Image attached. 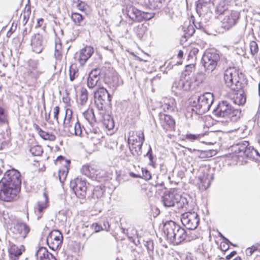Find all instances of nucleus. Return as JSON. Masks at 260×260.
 <instances>
[{
  "label": "nucleus",
  "mask_w": 260,
  "mask_h": 260,
  "mask_svg": "<svg viewBox=\"0 0 260 260\" xmlns=\"http://www.w3.org/2000/svg\"><path fill=\"white\" fill-rule=\"evenodd\" d=\"M21 182L19 172L15 169L7 171L0 181V200L12 201L18 193Z\"/></svg>",
  "instance_id": "1"
},
{
  "label": "nucleus",
  "mask_w": 260,
  "mask_h": 260,
  "mask_svg": "<svg viewBox=\"0 0 260 260\" xmlns=\"http://www.w3.org/2000/svg\"><path fill=\"white\" fill-rule=\"evenodd\" d=\"M164 233L167 239L174 245L179 244L186 237L185 230L173 221H170L164 224Z\"/></svg>",
  "instance_id": "2"
},
{
  "label": "nucleus",
  "mask_w": 260,
  "mask_h": 260,
  "mask_svg": "<svg viewBox=\"0 0 260 260\" xmlns=\"http://www.w3.org/2000/svg\"><path fill=\"white\" fill-rule=\"evenodd\" d=\"M213 113L218 118L226 119L225 121H236L239 118V112L235 109L227 101L219 102Z\"/></svg>",
  "instance_id": "3"
},
{
  "label": "nucleus",
  "mask_w": 260,
  "mask_h": 260,
  "mask_svg": "<svg viewBox=\"0 0 260 260\" xmlns=\"http://www.w3.org/2000/svg\"><path fill=\"white\" fill-rule=\"evenodd\" d=\"M191 101L192 111L202 115L208 111L214 101V96L210 92H206L199 96H193Z\"/></svg>",
  "instance_id": "4"
},
{
  "label": "nucleus",
  "mask_w": 260,
  "mask_h": 260,
  "mask_svg": "<svg viewBox=\"0 0 260 260\" xmlns=\"http://www.w3.org/2000/svg\"><path fill=\"white\" fill-rule=\"evenodd\" d=\"M223 78L225 86L231 89L242 88L243 75L235 68L227 69L224 73Z\"/></svg>",
  "instance_id": "5"
},
{
  "label": "nucleus",
  "mask_w": 260,
  "mask_h": 260,
  "mask_svg": "<svg viewBox=\"0 0 260 260\" xmlns=\"http://www.w3.org/2000/svg\"><path fill=\"white\" fill-rule=\"evenodd\" d=\"M232 149L234 151V157L241 162L245 161V158L253 156L254 154L259 156L256 150L249 147V142L246 141H243L233 145Z\"/></svg>",
  "instance_id": "6"
},
{
  "label": "nucleus",
  "mask_w": 260,
  "mask_h": 260,
  "mask_svg": "<svg viewBox=\"0 0 260 260\" xmlns=\"http://www.w3.org/2000/svg\"><path fill=\"white\" fill-rule=\"evenodd\" d=\"M144 141V135L141 131H131L129 133L128 142L129 150L134 156L142 154V146Z\"/></svg>",
  "instance_id": "7"
},
{
  "label": "nucleus",
  "mask_w": 260,
  "mask_h": 260,
  "mask_svg": "<svg viewBox=\"0 0 260 260\" xmlns=\"http://www.w3.org/2000/svg\"><path fill=\"white\" fill-rule=\"evenodd\" d=\"M202 81V78L181 76L178 81L174 82L172 88L178 90L190 91L196 88Z\"/></svg>",
  "instance_id": "8"
},
{
  "label": "nucleus",
  "mask_w": 260,
  "mask_h": 260,
  "mask_svg": "<svg viewBox=\"0 0 260 260\" xmlns=\"http://www.w3.org/2000/svg\"><path fill=\"white\" fill-rule=\"evenodd\" d=\"M63 127L72 135L76 136H83V129L78 120L75 122L72 117V111L67 109L63 121Z\"/></svg>",
  "instance_id": "9"
},
{
  "label": "nucleus",
  "mask_w": 260,
  "mask_h": 260,
  "mask_svg": "<svg viewBox=\"0 0 260 260\" xmlns=\"http://www.w3.org/2000/svg\"><path fill=\"white\" fill-rule=\"evenodd\" d=\"M220 59L216 51L212 49L207 50L202 56V62L205 70L211 72L216 67Z\"/></svg>",
  "instance_id": "10"
},
{
  "label": "nucleus",
  "mask_w": 260,
  "mask_h": 260,
  "mask_svg": "<svg viewBox=\"0 0 260 260\" xmlns=\"http://www.w3.org/2000/svg\"><path fill=\"white\" fill-rule=\"evenodd\" d=\"M95 104L100 110H103L104 106L108 104L111 101L109 93L106 89L100 87L94 92Z\"/></svg>",
  "instance_id": "11"
},
{
  "label": "nucleus",
  "mask_w": 260,
  "mask_h": 260,
  "mask_svg": "<svg viewBox=\"0 0 260 260\" xmlns=\"http://www.w3.org/2000/svg\"><path fill=\"white\" fill-rule=\"evenodd\" d=\"M181 220L187 229L194 230L199 225L200 218L196 212H187L182 214Z\"/></svg>",
  "instance_id": "12"
},
{
  "label": "nucleus",
  "mask_w": 260,
  "mask_h": 260,
  "mask_svg": "<svg viewBox=\"0 0 260 260\" xmlns=\"http://www.w3.org/2000/svg\"><path fill=\"white\" fill-rule=\"evenodd\" d=\"M70 187L73 189L78 198L84 199L86 197L88 187L85 180L77 178L71 181Z\"/></svg>",
  "instance_id": "13"
},
{
  "label": "nucleus",
  "mask_w": 260,
  "mask_h": 260,
  "mask_svg": "<svg viewBox=\"0 0 260 260\" xmlns=\"http://www.w3.org/2000/svg\"><path fill=\"white\" fill-rule=\"evenodd\" d=\"M11 231L14 236L21 241L26 237L30 231V228L25 223L17 222L11 228Z\"/></svg>",
  "instance_id": "14"
},
{
  "label": "nucleus",
  "mask_w": 260,
  "mask_h": 260,
  "mask_svg": "<svg viewBox=\"0 0 260 260\" xmlns=\"http://www.w3.org/2000/svg\"><path fill=\"white\" fill-rule=\"evenodd\" d=\"M62 235L58 230H53L47 237V243L49 248L56 250L62 242Z\"/></svg>",
  "instance_id": "15"
},
{
  "label": "nucleus",
  "mask_w": 260,
  "mask_h": 260,
  "mask_svg": "<svg viewBox=\"0 0 260 260\" xmlns=\"http://www.w3.org/2000/svg\"><path fill=\"white\" fill-rule=\"evenodd\" d=\"M240 18V13L237 11H232L226 12L225 15L222 20L223 27L229 29L238 22Z\"/></svg>",
  "instance_id": "16"
},
{
  "label": "nucleus",
  "mask_w": 260,
  "mask_h": 260,
  "mask_svg": "<svg viewBox=\"0 0 260 260\" xmlns=\"http://www.w3.org/2000/svg\"><path fill=\"white\" fill-rule=\"evenodd\" d=\"M127 15L131 19L137 22H141L144 20H149L152 18V16L150 17L145 16L144 12H142L133 6H131L127 9Z\"/></svg>",
  "instance_id": "17"
},
{
  "label": "nucleus",
  "mask_w": 260,
  "mask_h": 260,
  "mask_svg": "<svg viewBox=\"0 0 260 260\" xmlns=\"http://www.w3.org/2000/svg\"><path fill=\"white\" fill-rule=\"evenodd\" d=\"M229 96L233 102L237 105H243L246 101V96L244 91L242 89H231Z\"/></svg>",
  "instance_id": "18"
},
{
  "label": "nucleus",
  "mask_w": 260,
  "mask_h": 260,
  "mask_svg": "<svg viewBox=\"0 0 260 260\" xmlns=\"http://www.w3.org/2000/svg\"><path fill=\"white\" fill-rule=\"evenodd\" d=\"M178 195V190L173 189L169 192H166L162 196V201L164 205L167 207H171L175 206L176 204Z\"/></svg>",
  "instance_id": "19"
},
{
  "label": "nucleus",
  "mask_w": 260,
  "mask_h": 260,
  "mask_svg": "<svg viewBox=\"0 0 260 260\" xmlns=\"http://www.w3.org/2000/svg\"><path fill=\"white\" fill-rule=\"evenodd\" d=\"M101 73L99 68L94 69L90 72L87 80V85L89 88L93 89L97 85L100 80Z\"/></svg>",
  "instance_id": "20"
},
{
  "label": "nucleus",
  "mask_w": 260,
  "mask_h": 260,
  "mask_svg": "<svg viewBox=\"0 0 260 260\" xmlns=\"http://www.w3.org/2000/svg\"><path fill=\"white\" fill-rule=\"evenodd\" d=\"M159 119L161 125L166 130L169 131L174 129L175 126V122L171 116L160 113L159 114Z\"/></svg>",
  "instance_id": "21"
},
{
  "label": "nucleus",
  "mask_w": 260,
  "mask_h": 260,
  "mask_svg": "<svg viewBox=\"0 0 260 260\" xmlns=\"http://www.w3.org/2000/svg\"><path fill=\"white\" fill-rule=\"evenodd\" d=\"M44 40L42 35L40 34L34 35L31 39V46L32 51L37 53L42 52Z\"/></svg>",
  "instance_id": "22"
},
{
  "label": "nucleus",
  "mask_w": 260,
  "mask_h": 260,
  "mask_svg": "<svg viewBox=\"0 0 260 260\" xmlns=\"http://www.w3.org/2000/svg\"><path fill=\"white\" fill-rule=\"evenodd\" d=\"M94 52L93 48L91 46H86L80 51L79 62L81 64H84L86 61L92 56Z\"/></svg>",
  "instance_id": "23"
},
{
  "label": "nucleus",
  "mask_w": 260,
  "mask_h": 260,
  "mask_svg": "<svg viewBox=\"0 0 260 260\" xmlns=\"http://www.w3.org/2000/svg\"><path fill=\"white\" fill-rule=\"evenodd\" d=\"M36 255L37 260H57L55 257L44 247H41L37 250Z\"/></svg>",
  "instance_id": "24"
},
{
  "label": "nucleus",
  "mask_w": 260,
  "mask_h": 260,
  "mask_svg": "<svg viewBox=\"0 0 260 260\" xmlns=\"http://www.w3.org/2000/svg\"><path fill=\"white\" fill-rule=\"evenodd\" d=\"M8 250L12 260H17L18 257L22 254V252L24 251V247L23 245L18 247L15 244L10 243V247Z\"/></svg>",
  "instance_id": "25"
},
{
  "label": "nucleus",
  "mask_w": 260,
  "mask_h": 260,
  "mask_svg": "<svg viewBox=\"0 0 260 260\" xmlns=\"http://www.w3.org/2000/svg\"><path fill=\"white\" fill-rule=\"evenodd\" d=\"M82 174L88 176L89 178H93L97 175V169L96 166L93 165H83L81 169Z\"/></svg>",
  "instance_id": "26"
},
{
  "label": "nucleus",
  "mask_w": 260,
  "mask_h": 260,
  "mask_svg": "<svg viewBox=\"0 0 260 260\" xmlns=\"http://www.w3.org/2000/svg\"><path fill=\"white\" fill-rule=\"evenodd\" d=\"M161 107L165 112L172 111L175 107V100L173 98H164L160 101Z\"/></svg>",
  "instance_id": "27"
},
{
  "label": "nucleus",
  "mask_w": 260,
  "mask_h": 260,
  "mask_svg": "<svg viewBox=\"0 0 260 260\" xmlns=\"http://www.w3.org/2000/svg\"><path fill=\"white\" fill-rule=\"evenodd\" d=\"M195 71V65L194 64H190L187 65L185 67V70L184 72L182 73L181 76L186 77L187 76L191 77H198V78H202L203 75L201 73H198L194 74Z\"/></svg>",
  "instance_id": "28"
},
{
  "label": "nucleus",
  "mask_w": 260,
  "mask_h": 260,
  "mask_svg": "<svg viewBox=\"0 0 260 260\" xmlns=\"http://www.w3.org/2000/svg\"><path fill=\"white\" fill-rule=\"evenodd\" d=\"M35 127L39 136L43 139L51 141H54L55 140L56 137L54 135L43 131L38 125H36Z\"/></svg>",
  "instance_id": "29"
},
{
  "label": "nucleus",
  "mask_w": 260,
  "mask_h": 260,
  "mask_svg": "<svg viewBox=\"0 0 260 260\" xmlns=\"http://www.w3.org/2000/svg\"><path fill=\"white\" fill-rule=\"evenodd\" d=\"M44 200L43 201H39L37 203V207L35 209V212L36 213L41 214L43 210L47 208L48 205V196L46 192H44L43 193ZM42 216V215L40 214L38 215V219L40 218Z\"/></svg>",
  "instance_id": "30"
},
{
  "label": "nucleus",
  "mask_w": 260,
  "mask_h": 260,
  "mask_svg": "<svg viewBox=\"0 0 260 260\" xmlns=\"http://www.w3.org/2000/svg\"><path fill=\"white\" fill-rule=\"evenodd\" d=\"M102 122L103 126L108 131L112 130L114 127V122L110 115L105 114L103 115Z\"/></svg>",
  "instance_id": "31"
},
{
  "label": "nucleus",
  "mask_w": 260,
  "mask_h": 260,
  "mask_svg": "<svg viewBox=\"0 0 260 260\" xmlns=\"http://www.w3.org/2000/svg\"><path fill=\"white\" fill-rule=\"evenodd\" d=\"M179 198H177L176 205L178 208L187 209L188 207V201L185 196H182L180 192L178 191Z\"/></svg>",
  "instance_id": "32"
},
{
  "label": "nucleus",
  "mask_w": 260,
  "mask_h": 260,
  "mask_svg": "<svg viewBox=\"0 0 260 260\" xmlns=\"http://www.w3.org/2000/svg\"><path fill=\"white\" fill-rule=\"evenodd\" d=\"M72 20L75 25L77 26L82 25V22L85 19V17L77 12H72L71 16Z\"/></svg>",
  "instance_id": "33"
},
{
  "label": "nucleus",
  "mask_w": 260,
  "mask_h": 260,
  "mask_svg": "<svg viewBox=\"0 0 260 260\" xmlns=\"http://www.w3.org/2000/svg\"><path fill=\"white\" fill-rule=\"evenodd\" d=\"M68 171L69 168L66 166H63L58 170V177L61 183H63L66 180Z\"/></svg>",
  "instance_id": "34"
},
{
  "label": "nucleus",
  "mask_w": 260,
  "mask_h": 260,
  "mask_svg": "<svg viewBox=\"0 0 260 260\" xmlns=\"http://www.w3.org/2000/svg\"><path fill=\"white\" fill-rule=\"evenodd\" d=\"M9 117L8 112L2 107L0 106V125L4 124H8Z\"/></svg>",
  "instance_id": "35"
},
{
  "label": "nucleus",
  "mask_w": 260,
  "mask_h": 260,
  "mask_svg": "<svg viewBox=\"0 0 260 260\" xmlns=\"http://www.w3.org/2000/svg\"><path fill=\"white\" fill-rule=\"evenodd\" d=\"M83 115L84 118L91 124L93 122L95 121V116L93 109H88L85 112L83 113Z\"/></svg>",
  "instance_id": "36"
},
{
  "label": "nucleus",
  "mask_w": 260,
  "mask_h": 260,
  "mask_svg": "<svg viewBox=\"0 0 260 260\" xmlns=\"http://www.w3.org/2000/svg\"><path fill=\"white\" fill-rule=\"evenodd\" d=\"M80 101L81 105H83L86 104L88 98V92L87 90L84 88L82 87L80 90Z\"/></svg>",
  "instance_id": "37"
},
{
  "label": "nucleus",
  "mask_w": 260,
  "mask_h": 260,
  "mask_svg": "<svg viewBox=\"0 0 260 260\" xmlns=\"http://www.w3.org/2000/svg\"><path fill=\"white\" fill-rule=\"evenodd\" d=\"M147 5L150 9L155 10L159 9L162 6L164 0H148Z\"/></svg>",
  "instance_id": "38"
},
{
  "label": "nucleus",
  "mask_w": 260,
  "mask_h": 260,
  "mask_svg": "<svg viewBox=\"0 0 260 260\" xmlns=\"http://www.w3.org/2000/svg\"><path fill=\"white\" fill-rule=\"evenodd\" d=\"M44 72L40 68L32 70H27V74L31 78L37 79Z\"/></svg>",
  "instance_id": "39"
},
{
  "label": "nucleus",
  "mask_w": 260,
  "mask_h": 260,
  "mask_svg": "<svg viewBox=\"0 0 260 260\" xmlns=\"http://www.w3.org/2000/svg\"><path fill=\"white\" fill-rule=\"evenodd\" d=\"M195 153L199 158L206 159L212 156V151L209 150L206 151L195 150Z\"/></svg>",
  "instance_id": "40"
},
{
  "label": "nucleus",
  "mask_w": 260,
  "mask_h": 260,
  "mask_svg": "<svg viewBox=\"0 0 260 260\" xmlns=\"http://www.w3.org/2000/svg\"><path fill=\"white\" fill-rule=\"evenodd\" d=\"M82 129L85 131V133L83 132V136L82 137H86L88 139L92 140L94 144L99 143L101 137H96L93 133H89L87 130L84 128Z\"/></svg>",
  "instance_id": "41"
},
{
  "label": "nucleus",
  "mask_w": 260,
  "mask_h": 260,
  "mask_svg": "<svg viewBox=\"0 0 260 260\" xmlns=\"http://www.w3.org/2000/svg\"><path fill=\"white\" fill-rule=\"evenodd\" d=\"M76 4V7L81 12H85L87 10L88 5L85 2L81 0H76L74 2Z\"/></svg>",
  "instance_id": "42"
},
{
  "label": "nucleus",
  "mask_w": 260,
  "mask_h": 260,
  "mask_svg": "<svg viewBox=\"0 0 260 260\" xmlns=\"http://www.w3.org/2000/svg\"><path fill=\"white\" fill-rule=\"evenodd\" d=\"M29 150L30 153L34 156H40L43 153L42 147L39 145H36L31 147Z\"/></svg>",
  "instance_id": "43"
},
{
  "label": "nucleus",
  "mask_w": 260,
  "mask_h": 260,
  "mask_svg": "<svg viewBox=\"0 0 260 260\" xmlns=\"http://www.w3.org/2000/svg\"><path fill=\"white\" fill-rule=\"evenodd\" d=\"M227 6L225 5L224 2H220L216 7V11L219 14H226L227 10Z\"/></svg>",
  "instance_id": "44"
},
{
  "label": "nucleus",
  "mask_w": 260,
  "mask_h": 260,
  "mask_svg": "<svg viewBox=\"0 0 260 260\" xmlns=\"http://www.w3.org/2000/svg\"><path fill=\"white\" fill-rule=\"evenodd\" d=\"M203 136V134H187L185 136V139L190 141L200 140Z\"/></svg>",
  "instance_id": "45"
},
{
  "label": "nucleus",
  "mask_w": 260,
  "mask_h": 260,
  "mask_svg": "<svg viewBox=\"0 0 260 260\" xmlns=\"http://www.w3.org/2000/svg\"><path fill=\"white\" fill-rule=\"evenodd\" d=\"M146 27L143 24L139 25L136 28V32L139 37H142L145 34Z\"/></svg>",
  "instance_id": "46"
},
{
  "label": "nucleus",
  "mask_w": 260,
  "mask_h": 260,
  "mask_svg": "<svg viewBox=\"0 0 260 260\" xmlns=\"http://www.w3.org/2000/svg\"><path fill=\"white\" fill-rule=\"evenodd\" d=\"M256 250H260V245L252 246L251 247L247 248L245 251V253L247 256H250Z\"/></svg>",
  "instance_id": "47"
},
{
  "label": "nucleus",
  "mask_w": 260,
  "mask_h": 260,
  "mask_svg": "<svg viewBox=\"0 0 260 260\" xmlns=\"http://www.w3.org/2000/svg\"><path fill=\"white\" fill-rule=\"evenodd\" d=\"M70 79L71 81H73L78 77V71L76 69L71 67L69 71Z\"/></svg>",
  "instance_id": "48"
},
{
  "label": "nucleus",
  "mask_w": 260,
  "mask_h": 260,
  "mask_svg": "<svg viewBox=\"0 0 260 260\" xmlns=\"http://www.w3.org/2000/svg\"><path fill=\"white\" fill-rule=\"evenodd\" d=\"M250 49L251 53L252 55L256 54L258 51V47L257 43L255 41H251L250 42Z\"/></svg>",
  "instance_id": "49"
},
{
  "label": "nucleus",
  "mask_w": 260,
  "mask_h": 260,
  "mask_svg": "<svg viewBox=\"0 0 260 260\" xmlns=\"http://www.w3.org/2000/svg\"><path fill=\"white\" fill-rule=\"evenodd\" d=\"M38 68H39L38 60L30 59L28 61V68L27 70H32Z\"/></svg>",
  "instance_id": "50"
},
{
  "label": "nucleus",
  "mask_w": 260,
  "mask_h": 260,
  "mask_svg": "<svg viewBox=\"0 0 260 260\" xmlns=\"http://www.w3.org/2000/svg\"><path fill=\"white\" fill-rule=\"evenodd\" d=\"M146 156L148 157V158L149 159V164L151 166H152L153 168L155 167V162L153 160V157L152 154V149L150 147H149V149L148 151V152L147 153Z\"/></svg>",
  "instance_id": "51"
},
{
  "label": "nucleus",
  "mask_w": 260,
  "mask_h": 260,
  "mask_svg": "<svg viewBox=\"0 0 260 260\" xmlns=\"http://www.w3.org/2000/svg\"><path fill=\"white\" fill-rule=\"evenodd\" d=\"M118 77L117 76H113L112 82L107 81L109 84V86L112 88L113 90H115L118 84Z\"/></svg>",
  "instance_id": "52"
},
{
  "label": "nucleus",
  "mask_w": 260,
  "mask_h": 260,
  "mask_svg": "<svg viewBox=\"0 0 260 260\" xmlns=\"http://www.w3.org/2000/svg\"><path fill=\"white\" fill-rule=\"evenodd\" d=\"M142 176L141 178H143L146 180H148L151 179V176L150 172L144 168H142Z\"/></svg>",
  "instance_id": "53"
},
{
  "label": "nucleus",
  "mask_w": 260,
  "mask_h": 260,
  "mask_svg": "<svg viewBox=\"0 0 260 260\" xmlns=\"http://www.w3.org/2000/svg\"><path fill=\"white\" fill-rule=\"evenodd\" d=\"M84 229V232L82 234V236L87 238L92 235V230L90 228V226H89L88 225L86 226Z\"/></svg>",
  "instance_id": "54"
},
{
  "label": "nucleus",
  "mask_w": 260,
  "mask_h": 260,
  "mask_svg": "<svg viewBox=\"0 0 260 260\" xmlns=\"http://www.w3.org/2000/svg\"><path fill=\"white\" fill-rule=\"evenodd\" d=\"M90 228L95 233L99 232L103 230V228L97 223H93L90 225Z\"/></svg>",
  "instance_id": "55"
},
{
  "label": "nucleus",
  "mask_w": 260,
  "mask_h": 260,
  "mask_svg": "<svg viewBox=\"0 0 260 260\" xmlns=\"http://www.w3.org/2000/svg\"><path fill=\"white\" fill-rule=\"evenodd\" d=\"M59 112V108L58 106H56L53 108V117L57 123H58Z\"/></svg>",
  "instance_id": "56"
},
{
  "label": "nucleus",
  "mask_w": 260,
  "mask_h": 260,
  "mask_svg": "<svg viewBox=\"0 0 260 260\" xmlns=\"http://www.w3.org/2000/svg\"><path fill=\"white\" fill-rule=\"evenodd\" d=\"M195 30L192 25H189L186 30V35L188 37H191L194 33Z\"/></svg>",
  "instance_id": "57"
},
{
  "label": "nucleus",
  "mask_w": 260,
  "mask_h": 260,
  "mask_svg": "<svg viewBox=\"0 0 260 260\" xmlns=\"http://www.w3.org/2000/svg\"><path fill=\"white\" fill-rule=\"evenodd\" d=\"M199 52V49L196 47L192 48L189 53V56L191 58L196 57V55Z\"/></svg>",
  "instance_id": "58"
},
{
  "label": "nucleus",
  "mask_w": 260,
  "mask_h": 260,
  "mask_svg": "<svg viewBox=\"0 0 260 260\" xmlns=\"http://www.w3.org/2000/svg\"><path fill=\"white\" fill-rule=\"evenodd\" d=\"M88 131L89 133H93L94 135H95L96 137H101V135L100 133V131L97 128L92 127V129H90Z\"/></svg>",
  "instance_id": "59"
},
{
  "label": "nucleus",
  "mask_w": 260,
  "mask_h": 260,
  "mask_svg": "<svg viewBox=\"0 0 260 260\" xmlns=\"http://www.w3.org/2000/svg\"><path fill=\"white\" fill-rule=\"evenodd\" d=\"M145 246L147 247L148 250H153V243L152 241H147L145 244Z\"/></svg>",
  "instance_id": "60"
},
{
  "label": "nucleus",
  "mask_w": 260,
  "mask_h": 260,
  "mask_svg": "<svg viewBox=\"0 0 260 260\" xmlns=\"http://www.w3.org/2000/svg\"><path fill=\"white\" fill-rule=\"evenodd\" d=\"M85 30L83 28H80L77 29H75L74 31V33L75 35L78 36L80 34L84 32Z\"/></svg>",
  "instance_id": "61"
},
{
  "label": "nucleus",
  "mask_w": 260,
  "mask_h": 260,
  "mask_svg": "<svg viewBox=\"0 0 260 260\" xmlns=\"http://www.w3.org/2000/svg\"><path fill=\"white\" fill-rule=\"evenodd\" d=\"M236 253L237 252L236 251H233L230 253V254L226 256V258L228 260H230L232 257L235 256L236 254Z\"/></svg>",
  "instance_id": "62"
},
{
  "label": "nucleus",
  "mask_w": 260,
  "mask_h": 260,
  "mask_svg": "<svg viewBox=\"0 0 260 260\" xmlns=\"http://www.w3.org/2000/svg\"><path fill=\"white\" fill-rule=\"evenodd\" d=\"M54 56L57 59H60L61 56V51L60 50L55 51Z\"/></svg>",
  "instance_id": "63"
},
{
  "label": "nucleus",
  "mask_w": 260,
  "mask_h": 260,
  "mask_svg": "<svg viewBox=\"0 0 260 260\" xmlns=\"http://www.w3.org/2000/svg\"><path fill=\"white\" fill-rule=\"evenodd\" d=\"M256 116L257 117L258 120H260V104H259Z\"/></svg>",
  "instance_id": "64"
}]
</instances>
